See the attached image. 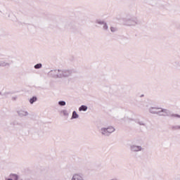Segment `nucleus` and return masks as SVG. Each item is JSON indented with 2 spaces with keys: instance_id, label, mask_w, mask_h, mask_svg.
<instances>
[{
  "instance_id": "f257e3e1",
  "label": "nucleus",
  "mask_w": 180,
  "mask_h": 180,
  "mask_svg": "<svg viewBox=\"0 0 180 180\" xmlns=\"http://www.w3.org/2000/svg\"><path fill=\"white\" fill-rule=\"evenodd\" d=\"M103 131L105 133H113V131H115V128L114 127H109V128H106V129H103Z\"/></svg>"
},
{
  "instance_id": "f03ea898",
  "label": "nucleus",
  "mask_w": 180,
  "mask_h": 180,
  "mask_svg": "<svg viewBox=\"0 0 180 180\" xmlns=\"http://www.w3.org/2000/svg\"><path fill=\"white\" fill-rule=\"evenodd\" d=\"M72 180H82V176H79V174H75Z\"/></svg>"
},
{
  "instance_id": "7ed1b4c3",
  "label": "nucleus",
  "mask_w": 180,
  "mask_h": 180,
  "mask_svg": "<svg viewBox=\"0 0 180 180\" xmlns=\"http://www.w3.org/2000/svg\"><path fill=\"white\" fill-rule=\"evenodd\" d=\"M86 109H88V107H86V105H82L79 108V110L81 112V110H83L84 112H85V110H86Z\"/></svg>"
},
{
  "instance_id": "20e7f679",
  "label": "nucleus",
  "mask_w": 180,
  "mask_h": 180,
  "mask_svg": "<svg viewBox=\"0 0 180 180\" xmlns=\"http://www.w3.org/2000/svg\"><path fill=\"white\" fill-rule=\"evenodd\" d=\"M37 101V98L33 97L32 98H30V103H34Z\"/></svg>"
},
{
  "instance_id": "39448f33",
  "label": "nucleus",
  "mask_w": 180,
  "mask_h": 180,
  "mask_svg": "<svg viewBox=\"0 0 180 180\" xmlns=\"http://www.w3.org/2000/svg\"><path fill=\"white\" fill-rule=\"evenodd\" d=\"M77 117H78V114H77V112L74 111L72 112V118L73 119H77Z\"/></svg>"
},
{
  "instance_id": "423d86ee",
  "label": "nucleus",
  "mask_w": 180,
  "mask_h": 180,
  "mask_svg": "<svg viewBox=\"0 0 180 180\" xmlns=\"http://www.w3.org/2000/svg\"><path fill=\"white\" fill-rule=\"evenodd\" d=\"M34 68L36 69H39V68H41V64H37L35 66H34Z\"/></svg>"
},
{
  "instance_id": "0eeeda50",
  "label": "nucleus",
  "mask_w": 180,
  "mask_h": 180,
  "mask_svg": "<svg viewBox=\"0 0 180 180\" xmlns=\"http://www.w3.org/2000/svg\"><path fill=\"white\" fill-rule=\"evenodd\" d=\"M59 105H60V106H65V101H60Z\"/></svg>"
},
{
  "instance_id": "6e6552de",
  "label": "nucleus",
  "mask_w": 180,
  "mask_h": 180,
  "mask_svg": "<svg viewBox=\"0 0 180 180\" xmlns=\"http://www.w3.org/2000/svg\"><path fill=\"white\" fill-rule=\"evenodd\" d=\"M12 178H13L15 180H18V176L16 174L12 175Z\"/></svg>"
},
{
  "instance_id": "1a4fd4ad",
  "label": "nucleus",
  "mask_w": 180,
  "mask_h": 180,
  "mask_svg": "<svg viewBox=\"0 0 180 180\" xmlns=\"http://www.w3.org/2000/svg\"><path fill=\"white\" fill-rule=\"evenodd\" d=\"M110 30H111V32H115V31H116V28L112 27L110 28Z\"/></svg>"
},
{
  "instance_id": "9d476101",
  "label": "nucleus",
  "mask_w": 180,
  "mask_h": 180,
  "mask_svg": "<svg viewBox=\"0 0 180 180\" xmlns=\"http://www.w3.org/2000/svg\"><path fill=\"white\" fill-rule=\"evenodd\" d=\"M104 29H108V26H105V27H104Z\"/></svg>"
}]
</instances>
